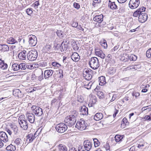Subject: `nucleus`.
<instances>
[{"mask_svg": "<svg viewBox=\"0 0 151 151\" xmlns=\"http://www.w3.org/2000/svg\"><path fill=\"white\" fill-rule=\"evenodd\" d=\"M89 64L93 69H97L100 66L98 59L96 57L91 58L89 61Z\"/></svg>", "mask_w": 151, "mask_h": 151, "instance_id": "1", "label": "nucleus"}, {"mask_svg": "<svg viewBox=\"0 0 151 151\" xmlns=\"http://www.w3.org/2000/svg\"><path fill=\"white\" fill-rule=\"evenodd\" d=\"M64 122L68 126L71 127L75 124L76 118L70 115L65 118Z\"/></svg>", "mask_w": 151, "mask_h": 151, "instance_id": "2", "label": "nucleus"}, {"mask_svg": "<svg viewBox=\"0 0 151 151\" xmlns=\"http://www.w3.org/2000/svg\"><path fill=\"white\" fill-rule=\"evenodd\" d=\"M87 126V124L83 119H81L76 123V127L80 130L85 129Z\"/></svg>", "mask_w": 151, "mask_h": 151, "instance_id": "3", "label": "nucleus"}, {"mask_svg": "<svg viewBox=\"0 0 151 151\" xmlns=\"http://www.w3.org/2000/svg\"><path fill=\"white\" fill-rule=\"evenodd\" d=\"M37 56V52L36 50H31L27 53V57L28 60L30 61L35 60Z\"/></svg>", "mask_w": 151, "mask_h": 151, "instance_id": "4", "label": "nucleus"}, {"mask_svg": "<svg viewBox=\"0 0 151 151\" xmlns=\"http://www.w3.org/2000/svg\"><path fill=\"white\" fill-rule=\"evenodd\" d=\"M67 126L65 123H60L56 125L55 129L58 132L62 133L65 132L68 129Z\"/></svg>", "mask_w": 151, "mask_h": 151, "instance_id": "5", "label": "nucleus"}, {"mask_svg": "<svg viewBox=\"0 0 151 151\" xmlns=\"http://www.w3.org/2000/svg\"><path fill=\"white\" fill-rule=\"evenodd\" d=\"M32 109L35 114L37 116H40L43 114L42 109L39 106H33Z\"/></svg>", "mask_w": 151, "mask_h": 151, "instance_id": "6", "label": "nucleus"}, {"mask_svg": "<svg viewBox=\"0 0 151 151\" xmlns=\"http://www.w3.org/2000/svg\"><path fill=\"white\" fill-rule=\"evenodd\" d=\"M29 43L31 46H35L37 43V39L36 37L33 35L28 36Z\"/></svg>", "mask_w": 151, "mask_h": 151, "instance_id": "7", "label": "nucleus"}, {"mask_svg": "<svg viewBox=\"0 0 151 151\" xmlns=\"http://www.w3.org/2000/svg\"><path fill=\"white\" fill-rule=\"evenodd\" d=\"M140 4L139 0H130L129 3V6L132 9L137 8Z\"/></svg>", "mask_w": 151, "mask_h": 151, "instance_id": "8", "label": "nucleus"}, {"mask_svg": "<svg viewBox=\"0 0 151 151\" xmlns=\"http://www.w3.org/2000/svg\"><path fill=\"white\" fill-rule=\"evenodd\" d=\"M139 21L141 23L144 22L148 18L147 14L145 13L142 12L138 17Z\"/></svg>", "mask_w": 151, "mask_h": 151, "instance_id": "9", "label": "nucleus"}, {"mask_svg": "<svg viewBox=\"0 0 151 151\" xmlns=\"http://www.w3.org/2000/svg\"><path fill=\"white\" fill-rule=\"evenodd\" d=\"M146 8L144 6H142L139 9H138L135 11L133 14V16L134 17H137L139 16L141 13L144 12L145 11Z\"/></svg>", "mask_w": 151, "mask_h": 151, "instance_id": "10", "label": "nucleus"}, {"mask_svg": "<svg viewBox=\"0 0 151 151\" xmlns=\"http://www.w3.org/2000/svg\"><path fill=\"white\" fill-rule=\"evenodd\" d=\"M84 148L86 150L89 151L92 147V143L88 140H85L83 142Z\"/></svg>", "mask_w": 151, "mask_h": 151, "instance_id": "11", "label": "nucleus"}, {"mask_svg": "<svg viewBox=\"0 0 151 151\" xmlns=\"http://www.w3.org/2000/svg\"><path fill=\"white\" fill-rule=\"evenodd\" d=\"M0 139L4 142H6L8 141V136L5 132H0Z\"/></svg>", "mask_w": 151, "mask_h": 151, "instance_id": "12", "label": "nucleus"}, {"mask_svg": "<svg viewBox=\"0 0 151 151\" xmlns=\"http://www.w3.org/2000/svg\"><path fill=\"white\" fill-rule=\"evenodd\" d=\"M36 137L35 133L34 135L32 133L29 134L26 137V140L27 144L32 142Z\"/></svg>", "mask_w": 151, "mask_h": 151, "instance_id": "13", "label": "nucleus"}, {"mask_svg": "<svg viewBox=\"0 0 151 151\" xmlns=\"http://www.w3.org/2000/svg\"><path fill=\"white\" fill-rule=\"evenodd\" d=\"M81 114L83 115H86L88 114V109L87 107L85 105L81 107L79 109Z\"/></svg>", "mask_w": 151, "mask_h": 151, "instance_id": "14", "label": "nucleus"}, {"mask_svg": "<svg viewBox=\"0 0 151 151\" xmlns=\"http://www.w3.org/2000/svg\"><path fill=\"white\" fill-rule=\"evenodd\" d=\"M53 73V71L51 70H45L44 72V78L45 79H48L52 76Z\"/></svg>", "mask_w": 151, "mask_h": 151, "instance_id": "15", "label": "nucleus"}, {"mask_svg": "<svg viewBox=\"0 0 151 151\" xmlns=\"http://www.w3.org/2000/svg\"><path fill=\"white\" fill-rule=\"evenodd\" d=\"M104 16L102 14L96 16L93 19L94 21L97 22L99 23H100L103 20Z\"/></svg>", "mask_w": 151, "mask_h": 151, "instance_id": "16", "label": "nucleus"}, {"mask_svg": "<svg viewBox=\"0 0 151 151\" xmlns=\"http://www.w3.org/2000/svg\"><path fill=\"white\" fill-rule=\"evenodd\" d=\"M28 120L31 123H34L35 120V115L33 113H27L26 114Z\"/></svg>", "mask_w": 151, "mask_h": 151, "instance_id": "17", "label": "nucleus"}, {"mask_svg": "<svg viewBox=\"0 0 151 151\" xmlns=\"http://www.w3.org/2000/svg\"><path fill=\"white\" fill-rule=\"evenodd\" d=\"M13 94L15 96L22 98L23 97L24 94L19 89H16L13 91Z\"/></svg>", "mask_w": 151, "mask_h": 151, "instance_id": "18", "label": "nucleus"}, {"mask_svg": "<svg viewBox=\"0 0 151 151\" xmlns=\"http://www.w3.org/2000/svg\"><path fill=\"white\" fill-rule=\"evenodd\" d=\"M96 121H99L101 119L103 118V115L101 113H98L93 116H91Z\"/></svg>", "mask_w": 151, "mask_h": 151, "instance_id": "19", "label": "nucleus"}, {"mask_svg": "<svg viewBox=\"0 0 151 151\" xmlns=\"http://www.w3.org/2000/svg\"><path fill=\"white\" fill-rule=\"evenodd\" d=\"M71 58L74 62L78 61L80 59V56L78 53L76 52L73 53L72 55Z\"/></svg>", "mask_w": 151, "mask_h": 151, "instance_id": "20", "label": "nucleus"}, {"mask_svg": "<svg viewBox=\"0 0 151 151\" xmlns=\"http://www.w3.org/2000/svg\"><path fill=\"white\" fill-rule=\"evenodd\" d=\"M26 51L23 50L18 54L19 58L21 60H25L26 57Z\"/></svg>", "mask_w": 151, "mask_h": 151, "instance_id": "21", "label": "nucleus"}, {"mask_svg": "<svg viewBox=\"0 0 151 151\" xmlns=\"http://www.w3.org/2000/svg\"><path fill=\"white\" fill-rule=\"evenodd\" d=\"M65 41H63L60 46V49L62 51L66 50L68 47L69 42H68L67 44H65Z\"/></svg>", "mask_w": 151, "mask_h": 151, "instance_id": "22", "label": "nucleus"}, {"mask_svg": "<svg viewBox=\"0 0 151 151\" xmlns=\"http://www.w3.org/2000/svg\"><path fill=\"white\" fill-rule=\"evenodd\" d=\"M124 135H120L117 134L115 135L114 137L115 140L116 142L119 143L122 141L124 137Z\"/></svg>", "mask_w": 151, "mask_h": 151, "instance_id": "23", "label": "nucleus"}, {"mask_svg": "<svg viewBox=\"0 0 151 151\" xmlns=\"http://www.w3.org/2000/svg\"><path fill=\"white\" fill-rule=\"evenodd\" d=\"M8 67L7 64L4 62V60L0 59V68L3 70L6 69Z\"/></svg>", "mask_w": 151, "mask_h": 151, "instance_id": "24", "label": "nucleus"}, {"mask_svg": "<svg viewBox=\"0 0 151 151\" xmlns=\"http://www.w3.org/2000/svg\"><path fill=\"white\" fill-rule=\"evenodd\" d=\"M20 127L24 130H26L28 128V124L27 119L23 121L22 122L19 123Z\"/></svg>", "mask_w": 151, "mask_h": 151, "instance_id": "25", "label": "nucleus"}, {"mask_svg": "<svg viewBox=\"0 0 151 151\" xmlns=\"http://www.w3.org/2000/svg\"><path fill=\"white\" fill-rule=\"evenodd\" d=\"M109 7L111 9L114 10L117 9V6L114 2H111L110 0L108 3Z\"/></svg>", "mask_w": 151, "mask_h": 151, "instance_id": "26", "label": "nucleus"}, {"mask_svg": "<svg viewBox=\"0 0 151 151\" xmlns=\"http://www.w3.org/2000/svg\"><path fill=\"white\" fill-rule=\"evenodd\" d=\"M95 53L96 55L103 59L104 58L105 56V55L101 50L96 51V50H95Z\"/></svg>", "mask_w": 151, "mask_h": 151, "instance_id": "27", "label": "nucleus"}, {"mask_svg": "<svg viewBox=\"0 0 151 151\" xmlns=\"http://www.w3.org/2000/svg\"><path fill=\"white\" fill-rule=\"evenodd\" d=\"M0 50L3 52L7 51L9 50V47L6 45L0 44Z\"/></svg>", "mask_w": 151, "mask_h": 151, "instance_id": "28", "label": "nucleus"}, {"mask_svg": "<svg viewBox=\"0 0 151 151\" xmlns=\"http://www.w3.org/2000/svg\"><path fill=\"white\" fill-rule=\"evenodd\" d=\"M7 43L10 44L17 43L18 42L12 37H10L7 38Z\"/></svg>", "mask_w": 151, "mask_h": 151, "instance_id": "29", "label": "nucleus"}, {"mask_svg": "<svg viewBox=\"0 0 151 151\" xmlns=\"http://www.w3.org/2000/svg\"><path fill=\"white\" fill-rule=\"evenodd\" d=\"M99 85L100 86H102L105 85L106 83L105 77L103 76L99 77Z\"/></svg>", "mask_w": 151, "mask_h": 151, "instance_id": "30", "label": "nucleus"}, {"mask_svg": "<svg viewBox=\"0 0 151 151\" xmlns=\"http://www.w3.org/2000/svg\"><path fill=\"white\" fill-rule=\"evenodd\" d=\"M58 147L60 151H65V150H67L66 146L62 144L59 145L58 146Z\"/></svg>", "mask_w": 151, "mask_h": 151, "instance_id": "31", "label": "nucleus"}, {"mask_svg": "<svg viewBox=\"0 0 151 151\" xmlns=\"http://www.w3.org/2000/svg\"><path fill=\"white\" fill-rule=\"evenodd\" d=\"M7 150L10 151H14L16 150L15 146L12 145V144L6 147Z\"/></svg>", "mask_w": 151, "mask_h": 151, "instance_id": "32", "label": "nucleus"}, {"mask_svg": "<svg viewBox=\"0 0 151 151\" xmlns=\"http://www.w3.org/2000/svg\"><path fill=\"white\" fill-rule=\"evenodd\" d=\"M129 122H128L126 118H124L122 120L121 122V126L125 125H128L129 124Z\"/></svg>", "mask_w": 151, "mask_h": 151, "instance_id": "33", "label": "nucleus"}, {"mask_svg": "<svg viewBox=\"0 0 151 151\" xmlns=\"http://www.w3.org/2000/svg\"><path fill=\"white\" fill-rule=\"evenodd\" d=\"M12 68L14 71L19 70V64L14 63L12 65Z\"/></svg>", "mask_w": 151, "mask_h": 151, "instance_id": "34", "label": "nucleus"}, {"mask_svg": "<svg viewBox=\"0 0 151 151\" xmlns=\"http://www.w3.org/2000/svg\"><path fill=\"white\" fill-rule=\"evenodd\" d=\"M27 68L26 66V64L25 63H21L19 64V70H25Z\"/></svg>", "mask_w": 151, "mask_h": 151, "instance_id": "35", "label": "nucleus"}, {"mask_svg": "<svg viewBox=\"0 0 151 151\" xmlns=\"http://www.w3.org/2000/svg\"><path fill=\"white\" fill-rule=\"evenodd\" d=\"M127 57L130 61H135L137 58V56L134 55H131L129 56H127Z\"/></svg>", "mask_w": 151, "mask_h": 151, "instance_id": "36", "label": "nucleus"}, {"mask_svg": "<svg viewBox=\"0 0 151 151\" xmlns=\"http://www.w3.org/2000/svg\"><path fill=\"white\" fill-rule=\"evenodd\" d=\"M93 140L95 147H98L100 144L99 140L96 138H94L93 139Z\"/></svg>", "mask_w": 151, "mask_h": 151, "instance_id": "37", "label": "nucleus"}, {"mask_svg": "<svg viewBox=\"0 0 151 151\" xmlns=\"http://www.w3.org/2000/svg\"><path fill=\"white\" fill-rule=\"evenodd\" d=\"M100 44L103 47L104 49L107 48V45L106 40H104L103 41L101 42Z\"/></svg>", "mask_w": 151, "mask_h": 151, "instance_id": "38", "label": "nucleus"}, {"mask_svg": "<svg viewBox=\"0 0 151 151\" xmlns=\"http://www.w3.org/2000/svg\"><path fill=\"white\" fill-rule=\"evenodd\" d=\"M25 118V116L24 115H22L20 116L18 119V121L19 123L21 122H23L25 120H26Z\"/></svg>", "mask_w": 151, "mask_h": 151, "instance_id": "39", "label": "nucleus"}, {"mask_svg": "<svg viewBox=\"0 0 151 151\" xmlns=\"http://www.w3.org/2000/svg\"><path fill=\"white\" fill-rule=\"evenodd\" d=\"M11 130L14 131L15 134H16L17 133L18 129L16 126H12L11 127Z\"/></svg>", "mask_w": 151, "mask_h": 151, "instance_id": "40", "label": "nucleus"}, {"mask_svg": "<svg viewBox=\"0 0 151 151\" xmlns=\"http://www.w3.org/2000/svg\"><path fill=\"white\" fill-rule=\"evenodd\" d=\"M83 76L86 80H90L92 78V75L90 73L89 74H87L86 75V74L84 76Z\"/></svg>", "mask_w": 151, "mask_h": 151, "instance_id": "41", "label": "nucleus"}, {"mask_svg": "<svg viewBox=\"0 0 151 151\" xmlns=\"http://www.w3.org/2000/svg\"><path fill=\"white\" fill-rule=\"evenodd\" d=\"M146 55L148 58L151 57V48L148 49L146 52Z\"/></svg>", "mask_w": 151, "mask_h": 151, "instance_id": "42", "label": "nucleus"}, {"mask_svg": "<svg viewBox=\"0 0 151 151\" xmlns=\"http://www.w3.org/2000/svg\"><path fill=\"white\" fill-rule=\"evenodd\" d=\"M139 93L138 92L134 91L132 93V95L133 97H135L136 99H137L139 96Z\"/></svg>", "mask_w": 151, "mask_h": 151, "instance_id": "43", "label": "nucleus"}, {"mask_svg": "<svg viewBox=\"0 0 151 151\" xmlns=\"http://www.w3.org/2000/svg\"><path fill=\"white\" fill-rule=\"evenodd\" d=\"M96 101V99L95 98H91L89 102V104H95Z\"/></svg>", "mask_w": 151, "mask_h": 151, "instance_id": "44", "label": "nucleus"}, {"mask_svg": "<svg viewBox=\"0 0 151 151\" xmlns=\"http://www.w3.org/2000/svg\"><path fill=\"white\" fill-rule=\"evenodd\" d=\"M78 112L76 110H73L72 112V115L70 116H72L74 118H76L78 115Z\"/></svg>", "mask_w": 151, "mask_h": 151, "instance_id": "45", "label": "nucleus"}, {"mask_svg": "<svg viewBox=\"0 0 151 151\" xmlns=\"http://www.w3.org/2000/svg\"><path fill=\"white\" fill-rule=\"evenodd\" d=\"M40 5L39 1L38 0L35 1V3H33L32 5L34 6V7L35 9H37L38 6Z\"/></svg>", "mask_w": 151, "mask_h": 151, "instance_id": "46", "label": "nucleus"}, {"mask_svg": "<svg viewBox=\"0 0 151 151\" xmlns=\"http://www.w3.org/2000/svg\"><path fill=\"white\" fill-rule=\"evenodd\" d=\"M63 32L61 31V30H58L56 32V34H57L58 36L59 37H62L63 36Z\"/></svg>", "mask_w": 151, "mask_h": 151, "instance_id": "47", "label": "nucleus"}, {"mask_svg": "<svg viewBox=\"0 0 151 151\" xmlns=\"http://www.w3.org/2000/svg\"><path fill=\"white\" fill-rule=\"evenodd\" d=\"M97 95L100 98L104 97V93L101 91H97Z\"/></svg>", "mask_w": 151, "mask_h": 151, "instance_id": "48", "label": "nucleus"}, {"mask_svg": "<svg viewBox=\"0 0 151 151\" xmlns=\"http://www.w3.org/2000/svg\"><path fill=\"white\" fill-rule=\"evenodd\" d=\"M52 65L53 66H57V67L61 66V65L59 63L55 62H52Z\"/></svg>", "mask_w": 151, "mask_h": 151, "instance_id": "49", "label": "nucleus"}, {"mask_svg": "<svg viewBox=\"0 0 151 151\" xmlns=\"http://www.w3.org/2000/svg\"><path fill=\"white\" fill-rule=\"evenodd\" d=\"M32 9L29 8L27 10V13L28 15H30L32 13Z\"/></svg>", "mask_w": 151, "mask_h": 151, "instance_id": "50", "label": "nucleus"}, {"mask_svg": "<svg viewBox=\"0 0 151 151\" xmlns=\"http://www.w3.org/2000/svg\"><path fill=\"white\" fill-rule=\"evenodd\" d=\"M21 139L20 138H17L14 141V143L16 144L17 145H19L20 144V141Z\"/></svg>", "mask_w": 151, "mask_h": 151, "instance_id": "51", "label": "nucleus"}, {"mask_svg": "<svg viewBox=\"0 0 151 151\" xmlns=\"http://www.w3.org/2000/svg\"><path fill=\"white\" fill-rule=\"evenodd\" d=\"M73 6L77 9H78L80 7V5L79 4L76 2L73 3Z\"/></svg>", "mask_w": 151, "mask_h": 151, "instance_id": "52", "label": "nucleus"}, {"mask_svg": "<svg viewBox=\"0 0 151 151\" xmlns=\"http://www.w3.org/2000/svg\"><path fill=\"white\" fill-rule=\"evenodd\" d=\"M91 70H88L87 69L85 71H83V75L85 76V75H86L87 74H89L90 73H91Z\"/></svg>", "mask_w": 151, "mask_h": 151, "instance_id": "53", "label": "nucleus"}, {"mask_svg": "<svg viewBox=\"0 0 151 151\" xmlns=\"http://www.w3.org/2000/svg\"><path fill=\"white\" fill-rule=\"evenodd\" d=\"M101 0H94L93 3V6L95 7V5L96 4H99L101 2Z\"/></svg>", "mask_w": 151, "mask_h": 151, "instance_id": "54", "label": "nucleus"}, {"mask_svg": "<svg viewBox=\"0 0 151 151\" xmlns=\"http://www.w3.org/2000/svg\"><path fill=\"white\" fill-rule=\"evenodd\" d=\"M91 85L92 84L91 83H89L87 84L84 85V87L88 89H89L91 88Z\"/></svg>", "mask_w": 151, "mask_h": 151, "instance_id": "55", "label": "nucleus"}, {"mask_svg": "<svg viewBox=\"0 0 151 151\" xmlns=\"http://www.w3.org/2000/svg\"><path fill=\"white\" fill-rule=\"evenodd\" d=\"M72 26L73 27H76L78 26V23L73 21L72 24Z\"/></svg>", "mask_w": 151, "mask_h": 151, "instance_id": "56", "label": "nucleus"}, {"mask_svg": "<svg viewBox=\"0 0 151 151\" xmlns=\"http://www.w3.org/2000/svg\"><path fill=\"white\" fill-rule=\"evenodd\" d=\"M144 119L149 121L151 120V118L150 115L145 116L144 118Z\"/></svg>", "mask_w": 151, "mask_h": 151, "instance_id": "57", "label": "nucleus"}, {"mask_svg": "<svg viewBox=\"0 0 151 151\" xmlns=\"http://www.w3.org/2000/svg\"><path fill=\"white\" fill-rule=\"evenodd\" d=\"M51 48V46L50 45H46L45 47V50H46L47 51H49Z\"/></svg>", "mask_w": 151, "mask_h": 151, "instance_id": "58", "label": "nucleus"}, {"mask_svg": "<svg viewBox=\"0 0 151 151\" xmlns=\"http://www.w3.org/2000/svg\"><path fill=\"white\" fill-rule=\"evenodd\" d=\"M43 79V74L42 71L41 72V74L39 77V80L40 81H41Z\"/></svg>", "mask_w": 151, "mask_h": 151, "instance_id": "59", "label": "nucleus"}, {"mask_svg": "<svg viewBox=\"0 0 151 151\" xmlns=\"http://www.w3.org/2000/svg\"><path fill=\"white\" fill-rule=\"evenodd\" d=\"M118 111L119 110L116 109V110H115L114 114H113V117L114 118L116 117V115L118 113Z\"/></svg>", "mask_w": 151, "mask_h": 151, "instance_id": "60", "label": "nucleus"}, {"mask_svg": "<svg viewBox=\"0 0 151 151\" xmlns=\"http://www.w3.org/2000/svg\"><path fill=\"white\" fill-rule=\"evenodd\" d=\"M105 147L107 150L110 149V147L109 143H106V145H105Z\"/></svg>", "mask_w": 151, "mask_h": 151, "instance_id": "61", "label": "nucleus"}, {"mask_svg": "<svg viewBox=\"0 0 151 151\" xmlns=\"http://www.w3.org/2000/svg\"><path fill=\"white\" fill-rule=\"evenodd\" d=\"M83 148V146H80L78 147V151H85V150L82 149Z\"/></svg>", "mask_w": 151, "mask_h": 151, "instance_id": "62", "label": "nucleus"}, {"mask_svg": "<svg viewBox=\"0 0 151 151\" xmlns=\"http://www.w3.org/2000/svg\"><path fill=\"white\" fill-rule=\"evenodd\" d=\"M69 151H77V150L74 147H72L70 148Z\"/></svg>", "mask_w": 151, "mask_h": 151, "instance_id": "63", "label": "nucleus"}, {"mask_svg": "<svg viewBox=\"0 0 151 151\" xmlns=\"http://www.w3.org/2000/svg\"><path fill=\"white\" fill-rule=\"evenodd\" d=\"M135 147L134 146H133L131 147L129 149V151H135Z\"/></svg>", "mask_w": 151, "mask_h": 151, "instance_id": "64", "label": "nucleus"}]
</instances>
